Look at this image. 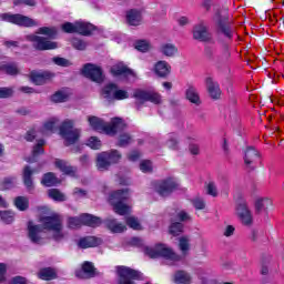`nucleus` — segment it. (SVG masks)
Segmentation results:
<instances>
[{
  "instance_id": "37998d69",
  "label": "nucleus",
  "mask_w": 284,
  "mask_h": 284,
  "mask_svg": "<svg viewBox=\"0 0 284 284\" xmlns=\"http://www.w3.org/2000/svg\"><path fill=\"white\" fill-rule=\"evenodd\" d=\"M55 168H58V170H60L64 174H72V172H74V169L63 160H57Z\"/></svg>"
},
{
  "instance_id": "412c9836",
  "label": "nucleus",
  "mask_w": 284,
  "mask_h": 284,
  "mask_svg": "<svg viewBox=\"0 0 284 284\" xmlns=\"http://www.w3.org/2000/svg\"><path fill=\"white\" fill-rule=\"evenodd\" d=\"M78 278H94L97 276V268L90 262H84L81 270L75 271Z\"/></svg>"
},
{
  "instance_id": "69168bd1",
  "label": "nucleus",
  "mask_w": 284,
  "mask_h": 284,
  "mask_svg": "<svg viewBox=\"0 0 284 284\" xmlns=\"http://www.w3.org/2000/svg\"><path fill=\"white\" fill-rule=\"evenodd\" d=\"M3 70L7 74H18L19 73V69L14 64L4 65Z\"/></svg>"
},
{
  "instance_id": "3c124183",
  "label": "nucleus",
  "mask_w": 284,
  "mask_h": 284,
  "mask_svg": "<svg viewBox=\"0 0 284 284\" xmlns=\"http://www.w3.org/2000/svg\"><path fill=\"white\" fill-rule=\"evenodd\" d=\"M183 233V225L179 222H175L173 224H171L170 226V234H172L173 236H179V234Z\"/></svg>"
},
{
  "instance_id": "c85d7f7f",
  "label": "nucleus",
  "mask_w": 284,
  "mask_h": 284,
  "mask_svg": "<svg viewBox=\"0 0 284 284\" xmlns=\"http://www.w3.org/2000/svg\"><path fill=\"white\" fill-rule=\"evenodd\" d=\"M88 121L92 130H95L97 132H105V123L100 118L91 115L88 118Z\"/></svg>"
},
{
  "instance_id": "e2e57ef3",
  "label": "nucleus",
  "mask_w": 284,
  "mask_h": 284,
  "mask_svg": "<svg viewBox=\"0 0 284 284\" xmlns=\"http://www.w3.org/2000/svg\"><path fill=\"white\" fill-rule=\"evenodd\" d=\"M192 205L195 210H203L205 207V200L201 197H195L192 200Z\"/></svg>"
},
{
  "instance_id": "f8f14e48",
  "label": "nucleus",
  "mask_w": 284,
  "mask_h": 284,
  "mask_svg": "<svg viewBox=\"0 0 284 284\" xmlns=\"http://www.w3.org/2000/svg\"><path fill=\"white\" fill-rule=\"evenodd\" d=\"M175 190H179V182L174 178H166L158 182L155 186V191L160 196H170Z\"/></svg>"
},
{
  "instance_id": "72a5a7b5",
  "label": "nucleus",
  "mask_w": 284,
  "mask_h": 284,
  "mask_svg": "<svg viewBox=\"0 0 284 284\" xmlns=\"http://www.w3.org/2000/svg\"><path fill=\"white\" fill-rule=\"evenodd\" d=\"M101 243V240L94 237V236H88L79 242V246L82 247L83 250L88 247H97Z\"/></svg>"
},
{
  "instance_id": "6e6552de",
  "label": "nucleus",
  "mask_w": 284,
  "mask_h": 284,
  "mask_svg": "<svg viewBox=\"0 0 284 284\" xmlns=\"http://www.w3.org/2000/svg\"><path fill=\"white\" fill-rule=\"evenodd\" d=\"M1 19L9 23H14L16 26H23L24 28H34L36 26H39V22L23 14L3 13Z\"/></svg>"
},
{
  "instance_id": "f3484780",
  "label": "nucleus",
  "mask_w": 284,
  "mask_h": 284,
  "mask_svg": "<svg viewBox=\"0 0 284 284\" xmlns=\"http://www.w3.org/2000/svg\"><path fill=\"white\" fill-rule=\"evenodd\" d=\"M121 130H125V122L121 118H113L109 124L105 123L104 134L114 136V134L121 132Z\"/></svg>"
},
{
  "instance_id": "c03bdc74",
  "label": "nucleus",
  "mask_w": 284,
  "mask_h": 284,
  "mask_svg": "<svg viewBox=\"0 0 284 284\" xmlns=\"http://www.w3.org/2000/svg\"><path fill=\"white\" fill-rule=\"evenodd\" d=\"M165 145L169 150H179V138L176 134H170L166 139Z\"/></svg>"
},
{
  "instance_id": "8fccbe9b",
  "label": "nucleus",
  "mask_w": 284,
  "mask_h": 284,
  "mask_svg": "<svg viewBox=\"0 0 284 284\" xmlns=\"http://www.w3.org/2000/svg\"><path fill=\"white\" fill-rule=\"evenodd\" d=\"M126 225H129V227L132 230H143V226H141V223L134 216L126 217Z\"/></svg>"
},
{
  "instance_id": "a878e982",
  "label": "nucleus",
  "mask_w": 284,
  "mask_h": 284,
  "mask_svg": "<svg viewBox=\"0 0 284 284\" xmlns=\"http://www.w3.org/2000/svg\"><path fill=\"white\" fill-rule=\"evenodd\" d=\"M110 165L112 164L110 162V159H108V153H99L97 156V169L100 172H105L106 170H110Z\"/></svg>"
},
{
  "instance_id": "bf43d9fd",
  "label": "nucleus",
  "mask_w": 284,
  "mask_h": 284,
  "mask_svg": "<svg viewBox=\"0 0 284 284\" xmlns=\"http://www.w3.org/2000/svg\"><path fill=\"white\" fill-rule=\"evenodd\" d=\"M45 145L44 140H39L38 145L33 148L32 150V156H39V154H43V146Z\"/></svg>"
},
{
  "instance_id": "c9c22d12",
  "label": "nucleus",
  "mask_w": 284,
  "mask_h": 284,
  "mask_svg": "<svg viewBox=\"0 0 284 284\" xmlns=\"http://www.w3.org/2000/svg\"><path fill=\"white\" fill-rule=\"evenodd\" d=\"M186 99L195 105H201V98L199 97V92L193 87H190L186 90Z\"/></svg>"
},
{
  "instance_id": "5701e85b",
  "label": "nucleus",
  "mask_w": 284,
  "mask_h": 284,
  "mask_svg": "<svg viewBox=\"0 0 284 284\" xmlns=\"http://www.w3.org/2000/svg\"><path fill=\"white\" fill-rule=\"evenodd\" d=\"M126 23L129 26H141V23H143V13L141 12V10H129L126 12Z\"/></svg>"
},
{
  "instance_id": "f03ea898",
  "label": "nucleus",
  "mask_w": 284,
  "mask_h": 284,
  "mask_svg": "<svg viewBox=\"0 0 284 284\" xmlns=\"http://www.w3.org/2000/svg\"><path fill=\"white\" fill-rule=\"evenodd\" d=\"M128 199H130V189L119 190L110 195L109 203L113 205L115 214H120V216L129 214L130 206L123 203Z\"/></svg>"
},
{
  "instance_id": "423d86ee",
  "label": "nucleus",
  "mask_w": 284,
  "mask_h": 284,
  "mask_svg": "<svg viewBox=\"0 0 284 284\" xmlns=\"http://www.w3.org/2000/svg\"><path fill=\"white\" fill-rule=\"evenodd\" d=\"M102 97L106 101H123L130 99V93L128 90L119 89L116 84L110 83L102 90Z\"/></svg>"
},
{
  "instance_id": "9d476101",
  "label": "nucleus",
  "mask_w": 284,
  "mask_h": 284,
  "mask_svg": "<svg viewBox=\"0 0 284 284\" xmlns=\"http://www.w3.org/2000/svg\"><path fill=\"white\" fill-rule=\"evenodd\" d=\"M134 99H136L138 104H143L145 101H150L151 103H154L155 105H161L163 103V99L161 98V94L154 92V91H143V90H136L133 93Z\"/></svg>"
},
{
  "instance_id": "0e129e2a",
  "label": "nucleus",
  "mask_w": 284,
  "mask_h": 284,
  "mask_svg": "<svg viewBox=\"0 0 284 284\" xmlns=\"http://www.w3.org/2000/svg\"><path fill=\"white\" fill-rule=\"evenodd\" d=\"M13 6H37V0H14Z\"/></svg>"
},
{
  "instance_id": "1a4fd4ad",
  "label": "nucleus",
  "mask_w": 284,
  "mask_h": 284,
  "mask_svg": "<svg viewBox=\"0 0 284 284\" xmlns=\"http://www.w3.org/2000/svg\"><path fill=\"white\" fill-rule=\"evenodd\" d=\"M27 41H30L33 45V48L36 50H57V48H59V45L57 44V42H52L50 40H48L44 37H40L37 34H30L27 36Z\"/></svg>"
},
{
  "instance_id": "bb28decb",
  "label": "nucleus",
  "mask_w": 284,
  "mask_h": 284,
  "mask_svg": "<svg viewBox=\"0 0 284 284\" xmlns=\"http://www.w3.org/2000/svg\"><path fill=\"white\" fill-rule=\"evenodd\" d=\"M160 52L164 57L172 58L176 57V54L179 53V48H176L174 43H162L160 45Z\"/></svg>"
},
{
  "instance_id": "4be33fe9",
  "label": "nucleus",
  "mask_w": 284,
  "mask_h": 284,
  "mask_svg": "<svg viewBox=\"0 0 284 284\" xmlns=\"http://www.w3.org/2000/svg\"><path fill=\"white\" fill-rule=\"evenodd\" d=\"M153 72L156 77L165 79V77H169L170 72H172V67L166 61L161 60L154 64Z\"/></svg>"
},
{
  "instance_id": "09e8293b",
  "label": "nucleus",
  "mask_w": 284,
  "mask_h": 284,
  "mask_svg": "<svg viewBox=\"0 0 284 284\" xmlns=\"http://www.w3.org/2000/svg\"><path fill=\"white\" fill-rule=\"evenodd\" d=\"M0 217H1V221L7 225H10V223L14 222V213H12V211L0 212Z\"/></svg>"
},
{
  "instance_id": "2eb2a0df",
  "label": "nucleus",
  "mask_w": 284,
  "mask_h": 284,
  "mask_svg": "<svg viewBox=\"0 0 284 284\" xmlns=\"http://www.w3.org/2000/svg\"><path fill=\"white\" fill-rule=\"evenodd\" d=\"M260 159L261 153L256 149L250 146L245 150L244 163L250 170H256V161H258Z\"/></svg>"
},
{
  "instance_id": "f704fd0d",
  "label": "nucleus",
  "mask_w": 284,
  "mask_h": 284,
  "mask_svg": "<svg viewBox=\"0 0 284 284\" xmlns=\"http://www.w3.org/2000/svg\"><path fill=\"white\" fill-rule=\"evenodd\" d=\"M41 183L45 187H52L53 185H58V183H61V181H59V179H57L54 173H47L43 175Z\"/></svg>"
},
{
  "instance_id": "4468645a",
  "label": "nucleus",
  "mask_w": 284,
  "mask_h": 284,
  "mask_svg": "<svg viewBox=\"0 0 284 284\" xmlns=\"http://www.w3.org/2000/svg\"><path fill=\"white\" fill-rule=\"evenodd\" d=\"M274 203L270 197L265 196H258L254 201V211L255 214L261 216V214H266L270 212V210H273Z\"/></svg>"
},
{
  "instance_id": "ea45409f",
  "label": "nucleus",
  "mask_w": 284,
  "mask_h": 284,
  "mask_svg": "<svg viewBox=\"0 0 284 284\" xmlns=\"http://www.w3.org/2000/svg\"><path fill=\"white\" fill-rule=\"evenodd\" d=\"M104 153L108 154L106 159H109L111 165L119 163L121 159H123V155L121 154V152H119V150L105 151Z\"/></svg>"
},
{
  "instance_id": "7ed1b4c3",
  "label": "nucleus",
  "mask_w": 284,
  "mask_h": 284,
  "mask_svg": "<svg viewBox=\"0 0 284 284\" xmlns=\"http://www.w3.org/2000/svg\"><path fill=\"white\" fill-rule=\"evenodd\" d=\"M144 252L150 258H159L162 256V258H166V261H181V256L175 254L174 251L165 244H158L154 247H146Z\"/></svg>"
},
{
  "instance_id": "c756f323",
  "label": "nucleus",
  "mask_w": 284,
  "mask_h": 284,
  "mask_svg": "<svg viewBox=\"0 0 284 284\" xmlns=\"http://www.w3.org/2000/svg\"><path fill=\"white\" fill-rule=\"evenodd\" d=\"M81 221L82 225H88L89 227H99L101 225V219L90 214H82Z\"/></svg>"
},
{
  "instance_id": "de8ad7c7",
  "label": "nucleus",
  "mask_w": 284,
  "mask_h": 284,
  "mask_svg": "<svg viewBox=\"0 0 284 284\" xmlns=\"http://www.w3.org/2000/svg\"><path fill=\"white\" fill-rule=\"evenodd\" d=\"M63 32H67L68 34H74L78 33V22H65L61 26Z\"/></svg>"
},
{
  "instance_id": "4d7b16f0",
  "label": "nucleus",
  "mask_w": 284,
  "mask_h": 284,
  "mask_svg": "<svg viewBox=\"0 0 284 284\" xmlns=\"http://www.w3.org/2000/svg\"><path fill=\"white\" fill-rule=\"evenodd\" d=\"M68 225L71 230H77V227H81L83 225L81 215L80 217H70L68 221Z\"/></svg>"
},
{
  "instance_id": "a19ab883",
  "label": "nucleus",
  "mask_w": 284,
  "mask_h": 284,
  "mask_svg": "<svg viewBox=\"0 0 284 284\" xmlns=\"http://www.w3.org/2000/svg\"><path fill=\"white\" fill-rule=\"evenodd\" d=\"M70 99V93L65 91H58L51 97L53 103H65Z\"/></svg>"
},
{
  "instance_id": "6ab92c4d",
  "label": "nucleus",
  "mask_w": 284,
  "mask_h": 284,
  "mask_svg": "<svg viewBox=\"0 0 284 284\" xmlns=\"http://www.w3.org/2000/svg\"><path fill=\"white\" fill-rule=\"evenodd\" d=\"M206 90L209 92V97H211L214 101H219L221 99V85L213 78L209 77L205 79Z\"/></svg>"
},
{
  "instance_id": "5fc2aeb1",
  "label": "nucleus",
  "mask_w": 284,
  "mask_h": 284,
  "mask_svg": "<svg viewBox=\"0 0 284 284\" xmlns=\"http://www.w3.org/2000/svg\"><path fill=\"white\" fill-rule=\"evenodd\" d=\"M2 190H11V187H14L17 185V179L14 178H6L2 182Z\"/></svg>"
},
{
  "instance_id": "2f4dec72",
  "label": "nucleus",
  "mask_w": 284,
  "mask_h": 284,
  "mask_svg": "<svg viewBox=\"0 0 284 284\" xmlns=\"http://www.w3.org/2000/svg\"><path fill=\"white\" fill-rule=\"evenodd\" d=\"M175 284H190L192 283V276L185 271H178L173 278Z\"/></svg>"
},
{
  "instance_id": "680f3d73",
  "label": "nucleus",
  "mask_w": 284,
  "mask_h": 284,
  "mask_svg": "<svg viewBox=\"0 0 284 284\" xmlns=\"http://www.w3.org/2000/svg\"><path fill=\"white\" fill-rule=\"evenodd\" d=\"M72 45L75 50H85V48H88V43L85 41L77 38L72 40Z\"/></svg>"
},
{
  "instance_id": "cd10ccee",
  "label": "nucleus",
  "mask_w": 284,
  "mask_h": 284,
  "mask_svg": "<svg viewBox=\"0 0 284 284\" xmlns=\"http://www.w3.org/2000/svg\"><path fill=\"white\" fill-rule=\"evenodd\" d=\"M78 34H82L83 37H90L97 30L92 23L78 21Z\"/></svg>"
},
{
  "instance_id": "13d9d810",
  "label": "nucleus",
  "mask_w": 284,
  "mask_h": 284,
  "mask_svg": "<svg viewBox=\"0 0 284 284\" xmlns=\"http://www.w3.org/2000/svg\"><path fill=\"white\" fill-rule=\"evenodd\" d=\"M206 194L210 196H219V189H216V183L214 182H209L206 184Z\"/></svg>"
},
{
  "instance_id": "338daca9",
  "label": "nucleus",
  "mask_w": 284,
  "mask_h": 284,
  "mask_svg": "<svg viewBox=\"0 0 284 284\" xmlns=\"http://www.w3.org/2000/svg\"><path fill=\"white\" fill-rule=\"evenodd\" d=\"M6 272H8V265L0 263V284L6 282Z\"/></svg>"
},
{
  "instance_id": "393cba45",
  "label": "nucleus",
  "mask_w": 284,
  "mask_h": 284,
  "mask_svg": "<svg viewBox=\"0 0 284 284\" xmlns=\"http://www.w3.org/2000/svg\"><path fill=\"white\" fill-rule=\"evenodd\" d=\"M105 223L108 230H110V232H112L113 234H121L122 232H125V230H128V227L123 223L118 222L114 219H108Z\"/></svg>"
},
{
  "instance_id": "ddd939ff",
  "label": "nucleus",
  "mask_w": 284,
  "mask_h": 284,
  "mask_svg": "<svg viewBox=\"0 0 284 284\" xmlns=\"http://www.w3.org/2000/svg\"><path fill=\"white\" fill-rule=\"evenodd\" d=\"M236 216L241 221L242 225L250 227L254 223V216L252 215V210L247 203L239 204L236 207Z\"/></svg>"
},
{
  "instance_id": "b1692460",
  "label": "nucleus",
  "mask_w": 284,
  "mask_h": 284,
  "mask_svg": "<svg viewBox=\"0 0 284 284\" xmlns=\"http://www.w3.org/2000/svg\"><path fill=\"white\" fill-rule=\"evenodd\" d=\"M32 174H34V170H31L30 166H26L23 169L22 181L29 192H32V190H34V182L32 181Z\"/></svg>"
},
{
  "instance_id": "7c9ffc66",
  "label": "nucleus",
  "mask_w": 284,
  "mask_h": 284,
  "mask_svg": "<svg viewBox=\"0 0 284 284\" xmlns=\"http://www.w3.org/2000/svg\"><path fill=\"white\" fill-rule=\"evenodd\" d=\"M38 278H41V281H53V278H57V271L52 267H45L39 271Z\"/></svg>"
},
{
  "instance_id": "4c0bfd02",
  "label": "nucleus",
  "mask_w": 284,
  "mask_h": 284,
  "mask_svg": "<svg viewBox=\"0 0 284 284\" xmlns=\"http://www.w3.org/2000/svg\"><path fill=\"white\" fill-rule=\"evenodd\" d=\"M178 246L182 256H187V252H190V237L187 236L180 237Z\"/></svg>"
},
{
  "instance_id": "58836bf2",
  "label": "nucleus",
  "mask_w": 284,
  "mask_h": 284,
  "mask_svg": "<svg viewBox=\"0 0 284 284\" xmlns=\"http://www.w3.org/2000/svg\"><path fill=\"white\" fill-rule=\"evenodd\" d=\"M14 205L20 212H26L30 207V201L26 196H18L14 200Z\"/></svg>"
},
{
  "instance_id": "864d4df0",
  "label": "nucleus",
  "mask_w": 284,
  "mask_h": 284,
  "mask_svg": "<svg viewBox=\"0 0 284 284\" xmlns=\"http://www.w3.org/2000/svg\"><path fill=\"white\" fill-rule=\"evenodd\" d=\"M37 34H45L47 37H54L57 34L55 28L42 27L38 29Z\"/></svg>"
},
{
  "instance_id": "473e14b6",
  "label": "nucleus",
  "mask_w": 284,
  "mask_h": 284,
  "mask_svg": "<svg viewBox=\"0 0 284 284\" xmlns=\"http://www.w3.org/2000/svg\"><path fill=\"white\" fill-rule=\"evenodd\" d=\"M57 125H59V119L51 118L50 120L44 122V124L41 129V133L42 134H50V133L54 132V130H57Z\"/></svg>"
},
{
  "instance_id": "79ce46f5",
  "label": "nucleus",
  "mask_w": 284,
  "mask_h": 284,
  "mask_svg": "<svg viewBox=\"0 0 284 284\" xmlns=\"http://www.w3.org/2000/svg\"><path fill=\"white\" fill-rule=\"evenodd\" d=\"M134 48L139 52H150V50H152V43H150L148 40H138L134 43Z\"/></svg>"
},
{
  "instance_id": "774afa93",
  "label": "nucleus",
  "mask_w": 284,
  "mask_h": 284,
  "mask_svg": "<svg viewBox=\"0 0 284 284\" xmlns=\"http://www.w3.org/2000/svg\"><path fill=\"white\" fill-rule=\"evenodd\" d=\"M10 284H28V281L24 277L16 276L11 280Z\"/></svg>"
},
{
  "instance_id": "aec40b11",
  "label": "nucleus",
  "mask_w": 284,
  "mask_h": 284,
  "mask_svg": "<svg viewBox=\"0 0 284 284\" xmlns=\"http://www.w3.org/2000/svg\"><path fill=\"white\" fill-rule=\"evenodd\" d=\"M113 77H126V79H136V72L129 69L123 63H118L111 68Z\"/></svg>"
},
{
  "instance_id": "9b49d317",
  "label": "nucleus",
  "mask_w": 284,
  "mask_h": 284,
  "mask_svg": "<svg viewBox=\"0 0 284 284\" xmlns=\"http://www.w3.org/2000/svg\"><path fill=\"white\" fill-rule=\"evenodd\" d=\"M82 74L94 81V83H103L105 75H103V69L97 64L88 63L82 69Z\"/></svg>"
},
{
  "instance_id": "49530a36",
  "label": "nucleus",
  "mask_w": 284,
  "mask_h": 284,
  "mask_svg": "<svg viewBox=\"0 0 284 284\" xmlns=\"http://www.w3.org/2000/svg\"><path fill=\"white\" fill-rule=\"evenodd\" d=\"M140 170L141 172H143L144 174H150L153 172L154 166L152 165V161L150 160H142L140 162Z\"/></svg>"
},
{
  "instance_id": "dca6fc26",
  "label": "nucleus",
  "mask_w": 284,
  "mask_h": 284,
  "mask_svg": "<svg viewBox=\"0 0 284 284\" xmlns=\"http://www.w3.org/2000/svg\"><path fill=\"white\" fill-rule=\"evenodd\" d=\"M193 39L202 42L212 41V33L207 30V26L199 23L193 28Z\"/></svg>"
},
{
  "instance_id": "a211bd4d",
  "label": "nucleus",
  "mask_w": 284,
  "mask_h": 284,
  "mask_svg": "<svg viewBox=\"0 0 284 284\" xmlns=\"http://www.w3.org/2000/svg\"><path fill=\"white\" fill-rule=\"evenodd\" d=\"M52 77H54V74L48 71H32L29 74V79L34 85H44Z\"/></svg>"
},
{
  "instance_id": "e433bc0d",
  "label": "nucleus",
  "mask_w": 284,
  "mask_h": 284,
  "mask_svg": "<svg viewBox=\"0 0 284 284\" xmlns=\"http://www.w3.org/2000/svg\"><path fill=\"white\" fill-rule=\"evenodd\" d=\"M49 199H52V201H57L59 203L67 201V196L63 192H61L59 189H50L48 191Z\"/></svg>"
},
{
  "instance_id": "603ef678",
  "label": "nucleus",
  "mask_w": 284,
  "mask_h": 284,
  "mask_svg": "<svg viewBox=\"0 0 284 284\" xmlns=\"http://www.w3.org/2000/svg\"><path fill=\"white\" fill-rule=\"evenodd\" d=\"M53 63H55V65H60V68H70V65H72V62H70V60L65 59V58H52Z\"/></svg>"
},
{
  "instance_id": "f257e3e1",
  "label": "nucleus",
  "mask_w": 284,
  "mask_h": 284,
  "mask_svg": "<svg viewBox=\"0 0 284 284\" xmlns=\"http://www.w3.org/2000/svg\"><path fill=\"white\" fill-rule=\"evenodd\" d=\"M40 223L41 226L34 224V222L28 223V236L31 243H34L36 245L45 243V240L43 239V230L49 232L53 241H57L58 243L68 239V233L63 231V219L58 214L43 216L40 219Z\"/></svg>"
},
{
  "instance_id": "0eeeda50",
  "label": "nucleus",
  "mask_w": 284,
  "mask_h": 284,
  "mask_svg": "<svg viewBox=\"0 0 284 284\" xmlns=\"http://www.w3.org/2000/svg\"><path fill=\"white\" fill-rule=\"evenodd\" d=\"M116 274L119 284H134V281L141 278V273L128 266H118Z\"/></svg>"
},
{
  "instance_id": "39448f33",
  "label": "nucleus",
  "mask_w": 284,
  "mask_h": 284,
  "mask_svg": "<svg viewBox=\"0 0 284 284\" xmlns=\"http://www.w3.org/2000/svg\"><path fill=\"white\" fill-rule=\"evenodd\" d=\"M213 21L217 32L224 34L227 39H232V29L230 27V16L226 10H220L215 13Z\"/></svg>"
},
{
  "instance_id": "052dcab7",
  "label": "nucleus",
  "mask_w": 284,
  "mask_h": 284,
  "mask_svg": "<svg viewBox=\"0 0 284 284\" xmlns=\"http://www.w3.org/2000/svg\"><path fill=\"white\" fill-rule=\"evenodd\" d=\"M88 145L91 150H99V148H101V140L97 136H91L88 141Z\"/></svg>"
},
{
  "instance_id": "20e7f679",
  "label": "nucleus",
  "mask_w": 284,
  "mask_h": 284,
  "mask_svg": "<svg viewBox=\"0 0 284 284\" xmlns=\"http://www.w3.org/2000/svg\"><path fill=\"white\" fill-rule=\"evenodd\" d=\"M60 135L64 140L65 145H74L81 138V130L74 129V121L64 120L60 125Z\"/></svg>"
},
{
  "instance_id": "a18cd8bd",
  "label": "nucleus",
  "mask_w": 284,
  "mask_h": 284,
  "mask_svg": "<svg viewBox=\"0 0 284 284\" xmlns=\"http://www.w3.org/2000/svg\"><path fill=\"white\" fill-rule=\"evenodd\" d=\"M132 143V135L130 133H122L119 135L118 145L119 148H125Z\"/></svg>"
},
{
  "instance_id": "6e6d98bb",
  "label": "nucleus",
  "mask_w": 284,
  "mask_h": 284,
  "mask_svg": "<svg viewBox=\"0 0 284 284\" xmlns=\"http://www.w3.org/2000/svg\"><path fill=\"white\" fill-rule=\"evenodd\" d=\"M14 94V88H0V99H10Z\"/></svg>"
}]
</instances>
